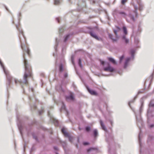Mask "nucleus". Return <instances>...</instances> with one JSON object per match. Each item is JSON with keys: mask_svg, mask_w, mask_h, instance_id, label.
<instances>
[{"mask_svg": "<svg viewBox=\"0 0 154 154\" xmlns=\"http://www.w3.org/2000/svg\"><path fill=\"white\" fill-rule=\"evenodd\" d=\"M24 62L25 66V72L24 73L23 77V79H24L23 82L24 84H27V81L26 79L27 76L28 75H29L30 76H31V75L29 73V72L28 68L27 60L25 58L24 59Z\"/></svg>", "mask_w": 154, "mask_h": 154, "instance_id": "1", "label": "nucleus"}, {"mask_svg": "<svg viewBox=\"0 0 154 154\" xmlns=\"http://www.w3.org/2000/svg\"><path fill=\"white\" fill-rule=\"evenodd\" d=\"M114 32L116 35V38H113V35L110 33L108 34V35L109 38L112 40V41L114 42H117L119 38V36L117 33L118 30H114Z\"/></svg>", "mask_w": 154, "mask_h": 154, "instance_id": "2", "label": "nucleus"}, {"mask_svg": "<svg viewBox=\"0 0 154 154\" xmlns=\"http://www.w3.org/2000/svg\"><path fill=\"white\" fill-rule=\"evenodd\" d=\"M107 64L108 66L104 68V70L105 71H109L111 72H113L114 69V68L112 67L109 63H107Z\"/></svg>", "mask_w": 154, "mask_h": 154, "instance_id": "3", "label": "nucleus"}, {"mask_svg": "<svg viewBox=\"0 0 154 154\" xmlns=\"http://www.w3.org/2000/svg\"><path fill=\"white\" fill-rule=\"evenodd\" d=\"M0 65H1V66H2V68L3 69L4 72L5 73L6 75H7L8 80L9 81V83H10V82L11 80H10V78L8 76V72L7 71H6L5 70L3 65L1 61L0 60Z\"/></svg>", "mask_w": 154, "mask_h": 154, "instance_id": "4", "label": "nucleus"}, {"mask_svg": "<svg viewBox=\"0 0 154 154\" xmlns=\"http://www.w3.org/2000/svg\"><path fill=\"white\" fill-rule=\"evenodd\" d=\"M48 116H50V119L51 121H52L54 123V124L55 126H57L58 125V121L57 120H56L53 117L51 116L50 115V113L49 112H48Z\"/></svg>", "mask_w": 154, "mask_h": 154, "instance_id": "5", "label": "nucleus"}, {"mask_svg": "<svg viewBox=\"0 0 154 154\" xmlns=\"http://www.w3.org/2000/svg\"><path fill=\"white\" fill-rule=\"evenodd\" d=\"M90 34L92 37H93L94 38H95V39L101 41L102 40L101 38H99L97 35L94 32H90Z\"/></svg>", "mask_w": 154, "mask_h": 154, "instance_id": "6", "label": "nucleus"}, {"mask_svg": "<svg viewBox=\"0 0 154 154\" xmlns=\"http://www.w3.org/2000/svg\"><path fill=\"white\" fill-rule=\"evenodd\" d=\"M123 41L124 42L125 44H127L129 43V40L127 38L125 35H122V37Z\"/></svg>", "mask_w": 154, "mask_h": 154, "instance_id": "7", "label": "nucleus"}, {"mask_svg": "<svg viewBox=\"0 0 154 154\" xmlns=\"http://www.w3.org/2000/svg\"><path fill=\"white\" fill-rule=\"evenodd\" d=\"M67 101H69L70 100H74V97L72 94H71L69 96H67L66 97Z\"/></svg>", "mask_w": 154, "mask_h": 154, "instance_id": "8", "label": "nucleus"}, {"mask_svg": "<svg viewBox=\"0 0 154 154\" xmlns=\"http://www.w3.org/2000/svg\"><path fill=\"white\" fill-rule=\"evenodd\" d=\"M131 58L129 57H127L125 61V64L124 66V68H126L128 66V63L131 60Z\"/></svg>", "mask_w": 154, "mask_h": 154, "instance_id": "9", "label": "nucleus"}, {"mask_svg": "<svg viewBox=\"0 0 154 154\" xmlns=\"http://www.w3.org/2000/svg\"><path fill=\"white\" fill-rule=\"evenodd\" d=\"M128 17L131 21L133 22L135 21V19L134 15H132L131 14H130L128 15Z\"/></svg>", "mask_w": 154, "mask_h": 154, "instance_id": "10", "label": "nucleus"}, {"mask_svg": "<svg viewBox=\"0 0 154 154\" xmlns=\"http://www.w3.org/2000/svg\"><path fill=\"white\" fill-rule=\"evenodd\" d=\"M88 90V91L90 92V93L92 95H96L97 93L95 91H94L91 90L90 89H89V88H87Z\"/></svg>", "mask_w": 154, "mask_h": 154, "instance_id": "11", "label": "nucleus"}, {"mask_svg": "<svg viewBox=\"0 0 154 154\" xmlns=\"http://www.w3.org/2000/svg\"><path fill=\"white\" fill-rule=\"evenodd\" d=\"M61 131L62 132L63 134L65 136L67 137H69V136L68 133L65 131L64 128H62Z\"/></svg>", "mask_w": 154, "mask_h": 154, "instance_id": "12", "label": "nucleus"}, {"mask_svg": "<svg viewBox=\"0 0 154 154\" xmlns=\"http://www.w3.org/2000/svg\"><path fill=\"white\" fill-rule=\"evenodd\" d=\"M100 122L102 128V129L105 131H106V128L105 127V125H104L103 122L101 120H100Z\"/></svg>", "mask_w": 154, "mask_h": 154, "instance_id": "13", "label": "nucleus"}, {"mask_svg": "<svg viewBox=\"0 0 154 154\" xmlns=\"http://www.w3.org/2000/svg\"><path fill=\"white\" fill-rule=\"evenodd\" d=\"M108 59L109 61L113 63L117 64L115 60L112 57H109L108 58Z\"/></svg>", "mask_w": 154, "mask_h": 154, "instance_id": "14", "label": "nucleus"}, {"mask_svg": "<svg viewBox=\"0 0 154 154\" xmlns=\"http://www.w3.org/2000/svg\"><path fill=\"white\" fill-rule=\"evenodd\" d=\"M135 53V51L133 49L131 50V57L132 58H134V54Z\"/></svg>", "mask_w": 154, "mask_h": 154, "instance_id": "15", "label": "nucleus"}, {"mask_svg": "<svg viewBox=\"0 0 154 154\" xmlns=\"http://www.w3.org/2000/svg\"><path fill=\"white\" fill-rule=\"evenodd\" d=\"M125 56L124 55H123L121 56L120 57H119V63H121L122 62Z\"/></svg>", "mask_w": 154, "mask_h": 154, "instance_id": "16", "label": "nucleus"}, {"mask_svg": "<svg viewBox=\"0 0 154 154\" xmlns=\"http://www.w3.org/2000/svg\"><path fill=\"white\" fill-rule=\"evenodd\" d=\"M69 37V35L67 34L64 37V40L65 42H66Z\"/></svg>", "mask_w": 154, "mask_h": 154, "instance_id": "17", "label": "nucleus"}, {"mask_svg": "<svg viewBox=\"0 0 154 154\" xmlns=\"http://www.w3.org/2000/svg\"><path fill=\"white\" fill-rule=\"evenodd\" d=\"M94 136L95 137H96L98 134L97 131V129H95L94 130Z\"/></svg>", "mask_w": 154, "mask_h": 154, "instance_id": "18", "label": "nucleus"}, {"mask_svg": "<svg viewBox=\"0 0 154 154\" xmlns=\"http://www.w3.org/2000/svg\"><path fill=\"white\" fill-rule=\"evenodd\" d=\"M60 0H54V4L56 5L59 4L60 2Z\"/></svg>", "mask_w": 154, "mask_h": 154, "instance_id": "19", "label": "nucleus"}, {"mask_svg": "<svg viewBox=\"0 0 154 154\" xmlns=\"http://www.w3.org/2000/svg\"><path fill=\"white\" fill-rule=\"evenodd\" d=\"M123 31H124V33L125 34H127V29H126V27L125 26H123Z\"/></svg>", "mask_w": 154, "mask_h": 154, "instance_id": "20", "label": "nucleus"}, {"mask_svg": "<svg viewBox=\"0 0 154 154\" xmlns=\"http://www.w3.org/2000/svg\"><path fill=\"white\" fill-rule=\"evenodd\" d=\"M79 64L81 68L82 67V64L81 62V60L80 59H79Z\"/></svg>", "mask_w": 154, "mask_h": 154, "instance_id": "21", "label": "nucleus"}, {"mask_svg": "<svg viewBox=\"0 0 154 154\" xmlns=\"http://www.w3.org/2000/svg\"><path fill=\"white\" fill-rule=\"evenodd\" d=\"M59 70L61 72L63 71V67L62 64H61L59 66Z\"/></svg>", "mask_w": 154, "mask_h": 154, "instance_id": "22", "label": "nucleus"}, {"mask_svg": "<svg viewBox=\"0 0 154 154\" xmlns=\"http://www.w3.org/2000/svg\"><path fill=\"white\" fill-rule=\"evenodd\" d=\"M119 14L122 15L123 16L125 17L126 16V14L124 12L121 11L119 12Z\"/></svg>", "mask_w": 154, "mask_h": 154, "instance_id": "23", "label": "nucleus"}, {"mask_svg": "<svg viewBox=\"0 0 154 154\" xmlns=\"http://www.w3.org/2000/svg\"><path fill=\"white\" fill-rule=\"evenodd\" d=\"M149 106L150 107H154V103H153L152 101L150 102L149 104Z\"/></svg>", "mask_w": 154, "mask_h": 154, "instance_id": "24", "label": "nucleus"}, {"mask_svg": "<svg viewBox=\"0 0 154 154\" xmlns=\"http://www.w3.org/2000/svg\"><path fill=\"white\" fill-rule=\"evenodd\" d=\"M91 130V127L90 126H88L86 127V130L87 131H88Z\"/></svg>", "mask_w": 154, "mask_h": 154, "instance_id": "25", "label": "nucleus"}, {"mask_svg": "<svg viewBox=\"0 0 154 154\" xmlns=\"http://www.w3.org/2000/svg\"><path fill=\"white\" fill-rule=\"evenodd\" d=\"M143 9V6L141 5H139V10L141 11Z\"/></svg>", "mask_w": 154, "mask_h": 154, "instance_id": "26", "label": "nucleus"}, {"mask_svg": "<svg viewBox=\"0 0 154 154\" xmlns=\"http://www.w3.org/2000/svg\"><path fill=\"white\" fill-rule=\"evenodd\" d=\"M134 8H135V10H136V11H135V13H136V14H137V9H138V8H137V5H135L134 6Z\"/></svg>", "mask_w": 154, "mask_h": 154, "instance_id": "27", "label": "nucleus"}, {"mask_svg": "<svg viewBox=\"0 0 154 154\" xmlns=\"http://www.w3.org/2000/svg\"><path fill=\"white\" fill-rule=\"evenodd\" d=\"M94 149V148H89V149H87V151H88V152H89L90 151H91V150H92L93 149Z\"/></svg>", "mask_w": 154, "mask_h": 154, "instance_id": "28", "label": "nucleus"}, {"mask_svg": "<svg viewBox=\"0 0 154 154\" xmlns=\"http://www.w3.org/2000/svg\"><path fill=\"white\" fill-rule=\"evenodd\" d=\"M89 144V143L87 142H83V144L85 145H86Z\"/></svg>", "mask_w": 154, "mask_h": 154, "instance_id": "29", "label": "nucleus"}, {"mask_svg": "<svg viewBox=\"0 0 154 154\" xmlns=\"http://www.w3.org/2000/svg\"><path fill=\"white\" fill-rule=\"evenodd\" d=\"M126 0H122V3L123 4H125V2H126Z\"/></svg>", "mask_w": 154, "mask_h": 154, "instance_id": "30", "label": "nucleus"}, {"mask_svg": "<svg viewBox=\"0 0 154 154\" xmlns=\"http://www.w3.org/2000/svg\"><path fill=\"white\" fill-rule=\"evenodd\" d=\"M71 59H72V63L73 64H74V62H73V56H72V57H71Z\"/></svg>", "mask_w": 154, "mask_h": 154, "instance_id": "31", "label": "nucleus"}, {"mask_svg": "<svg viewBox=\"0 0 154 154\" xmlns=\"http://www.w3.org/2000/svg\"><path fill=\"white\" fill-rule=\"evenodd\" d=\"M26 52H27V54L29 55V50L28 48L26 50Z\"/></svg>", "mask_w": 154, "mask_h": 154, "instance_id": "32", "label": "nucleus"}, {"mask_svg": "<svg viewBox=\"0 0 154 154\" xmlns=\"http://www.w3.org/2000/svg\"><path fill=\"white\" fill-rule=\"evenodd\" d=\"M69 138V140L70 141H72V138L70 136H69V137H68Z\"/></svg>", "mask_w": 154, "mask_h": 154, "instance_id": "33", "label": "nucleus"}, {"mask_svg": "<svg viewBox=\"0 0 154 154\" xmlns=\"http://www.w3.org/2000/svg\"><path fill=\"white\" fill-rule=\"evenodd\" d=\"M43 112V110H39V115L41 114Z\"/></svg>", "mask_w": 154, "mask_h": 154, "instance_id": "34", "label": "nucleus"}, {"mask_svg": "<svg viewBox=\"0 0 154 154\" xmlns=\"http://www.w3.org/2000/svg\"><path fill=\"white\" fill-rule=\"evenodd\" d=\"M101 64L103 65L104 63V62L103 60H100Z\"/></svg>", "mask_w": 154, "mask_h": 154, "instance_id": "35", "label": "nucleus"}, {"mask_svg": "<svg viewBox=\"0 0 154 154\" xmlns=\"http://www.w3.org/2000/svg\"><path fill=\"white\" fill-rule=\"evenodd\" d=\"M62 104H63V106H62V107H61V109H64L65 108V106L63 104V103H62Z\"/></svg>", "mask_w": 154, "mask_h": 154, "instance_id": "36", "label": "nucleus"}, {"mask_svg": "<svg viewBox=\"0 0 154 154\" xmlns=\"http://www.w3.org/2000/svg\"><path fill=\"white\" fill-rule=\"evenodd\" d=\"M154 126V125L153 124L151 125H150L149 127L151 128L152 127Z\"/></svg>", "mask_w": 154, "mask_h": 154, "instance_id": "37", "label": "nucleus"}, {"mask_svg": "<svg viewBox=\"0 0 154 154\" xmlns=\"http://www.w3.org/2000/svg\"><path fill=\"white\" fill-rule=\"evenodd\" d=\"M33 137L35 140H37V138L36 136H33Z\"/></svg>", "mask_w": 154, "mask_h": 154, "instance_id": "38", "label": "nucleus"}, {"mask_svg": "<svg viewBox=\"0 0 154 154\" xmlns=\"http://www.w3.org/2000/svg\"><path fill=\"white\" fill-rule=\"evenodd\" d=\"M126 20H127V21H128V22H130V20L129 19H128V18H127Z\"/></svg>", "mask_w": 154, "mask_h": 154, "instance_id": "39", "label": "nucleus"}, {"mask_svg": "<svg viewBox=\"0 0 154 154\" xmlns=\"http://www.w3.org/2000/svg\"><path fill=\"white\" fill-rule=\"evenodd\" d=\"M15 82L16 84H17V79H15Z\"/></svg>", "mask_w": 154, "mask_h": 154, "instance_id": "40", "label": "nucleus"}, {"mask_svg": "<svg viewBox=\"0 0 154 154\" xmlns=\"http://www.w3.org/2000/svg\"><path fill=\"white\" fill-rule=\"evenodd\" d=\"M116 28L118 29V30H120V28L118 26H116Z\"/></svg>", "mask_w": 154, "mask_h": 154, "instance_id": "41", "label": "nucleus"}, {"mask_svg": "<svg viewBox=\"0 0 154 154\" xmlns=\"http://www.w3.org/2000/svg\"><path fill=\"white\" fill-rule=\"evenodd\" d=\"M56 19L58 22H59V19L58 18H57Z\"/></svg>", "mask_w": 154, "mask_h": 154, "instance_id": "42", "label": "nucleus"}, {"mask_svg": "<svg viewBox=\"0 0 154 154\" xmlns=\"http://www.w3.org/2000/svg\"><path fill=\"white\" fill-rule=\"evenodd\" d=\"M140 134H139V141L140 142Z\"/></svg>", "mask_w": 154, "mask_h": 154, "instance_id": "43", "label": "nucleus"}, {"mask_svg": "<svg viewBox=\"0 0 154 154\" xmlns=\"http://www.w3.org/2000/svg\"><path fill=\"white\" fill-rule=\"evenodd\" d=\"M67 74H65V77H67Z\"/></svg>", "mask_w": 154, "mask_h": 154, "instance_id": "44", "label": "nucleus"}, {"mask_svg": "<svg viewBox=\"0 0 154 154\" xmlns=\"http://www.w3.org/2000/svg\"><path fill=\"white\" fill-rule=\"evenodd\" d=\"M21 48L23 50H24L23 48V47L22 45H21Z\"/></svg>", "mask_w": 154, "mask_h": 154, "instance_id": "45", "label": "nucleus"}, {"mask_svg": "<svg viewBox=\"0 0 154 154\" xmlns=\"http://www.w3.org/2000/svg\"><path fill=\"white\" fill-rule=\"evenodd\" d=\"M59 31L61 32V29H59Z\"/></svg>", "mask_w": 154, "mask_h": 154, "instance_id": "46", "label": "nucleus"}, {"mask_svg": "<svg viewBox=\"0 0 154 154\" xmlns=\"http://www.w3.org/2000/svg\"><path fill=\"white\" fill-rule=\"evenodd\" d=\"M19 82L20 83H21L22 82V81H19Z\"/></svg>", "mask_w": 154, "mask_h": 154, "instance_id": "47", "label": "nucleus"}, {"mask_svg": "<svg viewBox=\"0 0 154 154\" xmlns=\"http://www.w3.org/2000/svg\"><path fill=\"white\" fill-rule=\"evenodd\" d=\"M54 148L55 149H57V147H54Z\"/></svg>", "mask_w": 154, "mask_h": 154, "instance_id": "48", "label": "nucleus"}, {"mask_svg": "<svg viewBox=\"0 0 154 154\" xmlns=\"http://www.w3.org/2000/svg\"><path fill=\"white\" fill-rule=\"evenodd\" d=\"M130 102H129V106H130Z\"/></svg>", "mask_w": 154, "mask_h": 154, "instance_id": "49", "label": "nucleus"}, {"mask_svg": "<svg viewBox=\"0 0 154 154\" xmlns=\"http://www.w3.org/2000/svg\"><path fill=\"white\" fill-rule=\"evenodd\" d=\"M111 124L112 125V122H111Z\"/></svg>", "mask_w": 154, "mask_h": 154, "instance_id": "50", "label": "nucleus"}, {"mask_svg": "<svg viewBox=\"0 0 154 154\" xmlns=\"http://www.w3.org/2000/svg\"><path fill=\"white\" fill-rule=\"evenodd\" d=\"M20 32H21V33H22V31H20Z\"/></svg>", "mask_w": 154, "mask_h": 154, "instance_id": "51", "label": "nucleus"}]
</instances>
